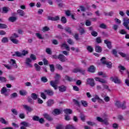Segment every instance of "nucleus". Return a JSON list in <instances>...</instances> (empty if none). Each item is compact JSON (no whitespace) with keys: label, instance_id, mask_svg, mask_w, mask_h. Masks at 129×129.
Masks as SVG:
<instances>
[{"label":"nucleus","instance_id":"obj_16","mask_svg":"<svg viewBox=\"0 0 129 129\" xmlns=\"http://www.w3.org/2000/svg\"><path fill=\"white\" fill-rule=\"evenodd\" d=\"M10 64L14 66V68H18V65H17V63L16 62V60L13 59H11L10 61Z\"/></svg>","mask_w":129,"mask_h":129},{"label":"nucleus","instance_id":"obj_51","mask_svg":"<svg viewBox=\"0 0 129 129\" xmlns=\"http://www.w3.org/2000/svg\"><path fill=\"white\" fill-rule=\"evenodd\" d=\"M32 119L35 121H39L40 117L35 115L33 117Z\"/></svg>","mask_w":129,"mask_h":129},{"label":"nucleus","instance_id":"obj_53","mask_svg":"<svg viewBox=\"0 0 129 129\" xmlns=\"http://www.w3.org/2000/svg\"><path fill=\"white\" fill-rule=\"evenodd\" d=\"M19 93L20 95H22L23 96L27 95V92L26 91H20Z\"/></svg>","mask_w":129,"mask_h":129},{"label":"nucleus","instance_id":"obj_54","mask_svg":"<svg viewBox=\"0 0 129 129\" xmlns=\"http://www.w3.org/2000/svg\"><path fill=\"white\" fill-rule=\"evenodd\" d=\"M48 31H50V28L47 26H45L42 29V32H48Z\"/></svg>","mask_w":129,"mask_h":129},{"label":"nucleus","instance_id":"obj_34","mask_svg":"<svg viewBox=\"0 0 129 129\" xmlns=\"http://www.w3.org/2000/svg\"><path fill=\"white\" fill-rule=\"evenodd\" d=\"M12 56H17V57H22V53L20 51H16L14 54H13Z\"/></svg>","mask_w":129,"mask_h":129},{"label":"nucleus","instance_id":"obj_15","mask_svg":"<svg viewBox=\"0 0 129 129\" xmlns=\"http://www.w3.org/2000/svg\"><path fill=\"white\" fill-rule=\"evenodd\" d=\"M20 124L22 126H24L25 127H29V126L31 125V124L27 121H22L20 123Z\"/></svg>","mask_w":129,"mask_h":129},{"label":"nucleus","instance_id":"obj_18","mask_svg":"<svg viewBox=\"0 0 129 129\" xmlns=\"http://www.w3.org/2000/svg\"><path fill=\"white\" fill-rule=\"evenodd\" d=\"M10 8L4 7L2 9V13L3 14H8V13H9V12L10 11Z\"/></svg>","mask_w":129,"mask_h":129},{"label":"nucleus","instance_id":"obj_5","mask_svg":"<svg viewBox=\"0 0 129 129\" xmlns=\"http://www.w3.org/2000/svg\"><path fill=\"white\" fill-rule=\"evenodd\" d=\"M123 26L127 29V30H129V26H128V24H129V19H125V18H124L123 20Z\"/></svg>","mask_w":129,"mask_h":129},{"label":"nucleus","instance_id":"obj_11","mask_svg":"<svg viewBox=\"0 0 129 129\" xmlns=\"http://www.w3.org/2000/svg\"><path fill=\"white\" fill-rule=\"evenodd\" d=\"M22 106H23L24 109L27 110V111H29V112H31V111H33V108L27 105H22Z\"/></svg>","mask_w":129,"mask_h":129},{"label":"nucleus","instance_id":"obj_9","mask_svg":"<svg viewBox=\"0 0 129 129\" xmlns=\"http://www.w3.org/2000/svg\"><path fill=\"white\" fill-rule=\"evenodd\" d=\"M43 116L44 118H46L47 120H49V121H51V120H53V118L51 117L50 115H49L47 113H45L43 114Z\"/></svg>","mask_w":129,"mask_h":129},{"label":"nucleus","instance_id":"obj_56","mask_svg":"<svg viewBox=\"0 0 129 129\" xmlns=\"http://www.w3.org/2000/svg\"><path fill=\"white\" fill-rule=\"evenodd\" d=\"M11 111L13 114H15V115H18V111H17L16 109H12Z\"/></svg>","mask_w":129,"mask_h":129},{"label":"nucleus","instance_id":"obj_45","mask_svg":"<svg viewBox=\"0 0 129 129\" xmlns=\"http://www.w3.org/2000/svg\"><path fill=\"white\" fill-rule=\"evenodd\" d=\"M81 103L83 106H84L85 107H87L88 104L86 101L84 100H82L81 101Z\"/></svg>","mask_w":129,"mask_h":129},{"label":"nucleus","instance_id":"obj_50","mask_svg":"<svg viewBox=\"0 0 129 129\" xmlns=\"http://www.w3.org/2000/svg\"><path fill=\"white\" fill-rule=\"evenodd\" d=\"M86 70L83 69H80L79 68V72H80V73H81L83 75H85V72H86Z\"/></svg>","mask_w":129,"mask_h":129},{"label":"nucleus","instance_id":"obj_42","mask_svg":"<svg viewBox=\"0 0 129 129\" xmlns=\"http://www.w3.org/2000/svg\"><path fill=\"white\" fill-rule=\"evenodd\" d=\"M11 99H13V98H16V97H18V94L17 93H13L11 95Z\"/></svg>","mask_w":129,"mask_h":129},{"label":"nucleus","instance_id":"obj_33","mask_svg":"<svg viewBox=\"0 0 129 129\" xmlns=\"http://www.w3.org/2000/svg\"><path fill=\"white\" fill-rule=\"evenodd\" d=\"M115 105L118 108H120V107H121V104L120 103V101H116L115 103Z\"/></svg>","mask_w":129,"mask_h":129},{"label":"nucleus","instance_id":"obj_41","mask_svg":"<svg viewBox=\"0 0 129 129\" xmlns=\"http://www.w3.org/2000/svg\"><path fill=\"white\" fill-rule=\"evenodd\" d=\"M65 79L66 80H67L68 81H69L70 82H71V81H73V79L72 78L66 75L65 76Z\"/></svg>","mask_w":129,"mask_h":129},{"label":"nucleus","instance_id":"obj_60","mask_svg":"<svg viewBox=\"0 0 129 129\" xmlns=\"http://www.w3.org/2000/svg\"><path fill=\"white\" fill-rule=\"evenodd\" d=\"M46 52L48 54V55H52V51H51V49L49 48H46Z\"/></svg>","mask_w":129,"mask_h":129},{"label":"nucleus","instance_id":"obj_22","mask_svg":"<svg viewBox=\"0 0 129 129\" xmlns=\"http://www.w3.org/2000/svg\"><path fill=\"white\" fill-rule=\"evenodd\" d=\"M0 122L3 124H9V122L6 120L4 117H0Z\"/></svg>","mask_w":129,"mask_h":129},{"label":"nucleus","instance_id":"obj_35","mask_svg":"<svg viewBox=\"0 0 129 129\" xmlns=\"http://www.w3.org/2000/svg\"><path fill=\"white\" fill-rule=\"evenodd\" d=\"M64 30L66 32H67V33H69V34H70L71 35L72 34V30H71V28L67 27L64 28Z\"/></svg>","mask_w":129,"mask_h":129},{"label":"nucleus","instance_id":"obj_23","mask_svg":"<svg viewBox=\"0 0 129 129\" xmlns=\"http://www.w3.org/2000/svg\"><path fill=\"white\" fill-rule=\"evenodd\" d=\"M63 111L64 113H66V114H72V112H73V111H72V110L68 108L64 109Z\"/></svg>","mask_w":129,"mask_h":129},{"label":"nucleus","instance_id":"obj_6","mask_svg":"<svg viewBox=\"0 0 129 129\" xmlns=\"http://www.w3.org/2000/svg\"><path fill=\"white\" fill-rule=\"evenodd\" d=\"M59 16H55L54 17H51V16H48L47 17V20L48 21H58V20H59Z\"/></svg>","mask_w":129,"mask_h":129},{"label":"nucleus","instance_id":"obj_57","mask_svg":"<svg viewBox=\"0 0 129 129\" xmlns=\"http://www.w3.org/2000/svg\"><path fill=\"white\" fill-rule=\"evenodd\" d=\"M85 25L87 27H89V26H91V22H90V21H89V20H87L86 21Z\"/></svg>","mask_w":129,"mask_h":129},{"label":"nucleus","instance_id":"obj_19","mask_svg":"<svg viewBox=\"0 0 129 129\" xmlns=\"http://www.w3.org/2000/svg\"><path fill=\"white\" fill-rule=\"evenodd\" d=\"M95 51L97 53H101V52H102V48H101V46H100L99 45H96Z\"/></svg>","mask_w":129,"mask_h":129},{"label":"nucleus","instance_id":"obj_31","mask_svg":"<svg viewBox=\"0 0 129 129\" xmlns=\"http://www.w3.org/2000/svg\"><path fill=\"white\" fill-rule=\"evenodd\" d=\"M0 82L2 83H6V82H7V78L4 77L0 76Z\"/></svg>","mask_w":129,"mask_h":129},{"label":"nucleus","instance_id":"obj_7","mask_svg":"<svg viewBox=\"0 0 129 129\" xmlns=\"http://www.w3.org/2000/svg\"><path fill=\"white\" fill-rule=\"evenodd\" d=\"M44 92L48 95V96H53V95H54V92L51 90H45Z\"/></svg>","mask_w":129,"mask_h":129},{"label":"nucleus","instance_id":"obj_44","mask_svg":"<svg viewBox=\"0 0 129 129\" xmlns=\"http://www.w3.org/2000/svg\"><path fill=\"white\" fill-rule=\"evenodd\" d=\"M56 68L58 70H63V67L59 63L56 64Z\"/></svg>","mask_w":129,"mask_h":129},{"label":"nucleus","instance_id":"obj_40","mask_svg":"<svg viewBox=\"0 0 129 129\" xmlns=\"http://www.w3.org/2000/svg\"><path fill=\"white\" fill-rule=\"evenodd\" d=\"M28 54H29V51H28V50H23L21 53V55L22 56H26V55H28Z\"/></svg>","mask_w":129,"mask_h":129},{"label":"nucleus","instance_id":"obj_21","mask_svg":"<svg viewBox=\"0 0 129 129\" xmlns=\"http://www.w3.org/2000/svg\"><path fill=\"white\" fill-rule=\"evenodd\" d=\"M61 47L65 48V49H66V50H67V51H70V47H69L68 45H67V44H66V42L62 43L61 45Z\"/></svg>","mask_w":129,"mask_h":129},{"label":"nucleus","instance_id":"obj_4","mask_svg":"<svg viewBox=\"0 0 129 129\" xmlns=\"http://www.w3.org/2000/svg\"><path fill=\"white\" fill-rule=\"evenodd\" d=\"M58 59L60 61V62H66L67 61V58L66 56L62 54H60L58 56Z\"/></svg>","mask_w":129,"mask_h":129},{"label":"nucleus","instance_id":"obj_32","mask_svg":"<svg viewBox=\"0 0 129 129\" xmlns=\"http://www.w3.org/2000/svg\"><path fill=\"white\" fill-rule=\"evenodd\" d=\"M2 43H3L4 44L6 43H9V38H8V37H3L2 39Z\"/></svg>","mask_w":129,"mask_h":129},{"label":"nucleus","instance_id":"obj_2","mask_svg":"<svg viewBox=\"0 0 129 129\" xmlns=\"http://www.w3.org/2000/svg\"><path fill=\"white\" fill-rule=\"evenodd\" d=\"M87 84L90 85L92 87L95 86V82H94V79L93 78H88L87 79Z\"/></svg>","mask_w":129,"mask_h":129},{"label":"nucleus","instance_id":"obj_38","mask_svg":"<svg viewBox=\"0 0 129 129\" xmlns=\"http://www.w3.org/2000/svg\"><path fill=\"white\" fill-rule=\"evenodd\" d=\"M41 81L44 83H46V82H48V79L46 77H42L41 78Z\"/></svg>","mask_w":129,"mask_h":129},{"label":"nucleus","instance_id":"obj_25","mask_svg":"<svg viewBox=\"0 0 129 129\" xmlns=\"http://www.w3.org/2000/svg\"><path fill=\"white\" fill-rule=\"evenodd\" d=\"M17 13L19 14V15L21 16V17H24V16H25V15L26 14L25 13V12H24V11L22 10H18L17 11Z\"/></svg>","mask_w":129,"mask_h":129},{"label":"nucleus","instance_id":"obj_10","mask_svg":"<svg viewBox=\"0 0 129 129\" xmlns=\"http://www.w3.org/2000/svg\"><path fill=\"white\" fill-rule=\"evenodd\" d=\"M95 67L94 66H91L88 69V72H90L91 73H94L95 72Z\"/></svg>","mask_w":129,"mask_h":129},{"label":"nucleus","instance_id":"obj_20","mask_svg":"<svg viewBox=\"0 0 129 129\" xmlns=\"http://www.w3.org/2000/svg\"><path fill=\"white\" fill-rule=\"evenodd\" d=\"M10 39V41H11L13 44H19V40L17 39L14 38V36H11Z\"/></svg>","mask_w":129,"mask_h":129},{"label":"nucleus","instance_id":"obj_64","mask_svg":"<svg viewBox=\"0 0 129 129\" xmlns=\"http://www.w3.org/2000/svg\"><path fill=\"white\" fill-rule=\"evenodd\" d=\"M64 119L66 120H70V116L67 114L64 115Z\"/></svg>","mask_w":129,"mask_h":129},{"label":"nucleus","instance_id":"obj_63","mask_svg":"<svg viewBox=\"0 0 129 129\" xmlns=\"http://www.w3.org/2000/svg\"><path fill=\"white\" fill-rule=\"evenodd\" d=\"M56 129H63V125L61 124H58L56 126Z\"/></svg>","mask_w":129,"mask_h":129},{"label":"nucleus","instance_id":"obj_29","mask_svg":"<svg viewBox=\"0 0 129 129\" xmlns=\"http://www.w3.org/2000/svg\"><path fill=\"white\" fill-rule=\"evenodd\" d=\"M105 65H106L107 68H109V69H111V68H112V63H111L110 61H106Z\"/></svg>","mask_w":129,"mask_h":129},{"label":"nucleus","instance_id":"obj_24","mask_svg":"<svg viewBox=\"0 0 129 129\" xmlns=\"http://www.w3.org/2000/svg\"><path fill=\"white\" fill-rule=\"evenodd\" d=\"M47 106H52L54 104V100L49 99L47 102Z\"/></svg>","mask_w":129,"mask_h":129},{"label":"nucleus","instance_id":"obj_3","mask_svg":"<svg viewBox=\"0 0 129 129\" xmlns=\"http://www.w3.org/2000/svg\"><path fill=\"white\" fill-rule=\"evenodd\" d=\"M8 91H10V89H7V88L4 87L1 91V94H4L5 96H9V95H10V93H7Z\"/></svg>","mask_w":129,"mask_h":129},{"label":"nucleus","instance_id":"obj_47","mask_svg":"<svg viewBox=\"0 0 129 129\" xmlns=\"http://www.w3.org/2000/svg\"><path fill=\"white\" fill-rule=\"evenodd\" d=\"M106 59V58H105V57H103L101 59V62L102 64H103V65H105L106 62H107L106 60H105Z\"/></svg>","mask_w":129,"mask_h":129},{"label":"nucleus","instance_id":"obj_49","mask_svg":"<svg viewBox=\"0 0 129 129\" xmlns=\"http://www.w3.org/2000/svg\"><path fill=\"white\" fill-rule=\"evenodd\" d=\"M96 42L97 43V44H100L102 42V41H101V38L100 37H97L96 39Z\"/></svg>","mask_w":129,"mask_h":129},{"label":"nucleus","instance_id":"obj_14","mask_svg":"<svg viewBox=\"0 0 129 129\" xmlns=\"http://www.w3.org/2000/svg\"><path fill=\"white\" fill-rule=\"evenodd\" d=\"M32 62V60L30 58H27L26 59V64L28 66V67L32 68L33 66L30 63Z\"/></svg>","mask_w":129,"mask_h":129},{"label":"nucleus","instance_id":"obj_28","mask_svg":"<svg viewBox=\"0 0 129 129\" xmlns=\"http://www.w3.org/2000/svg\"><path fill=\"white\" fill-rule=\"evenodd\" d=\"M34 67H35V70L38 72H40V71H41V66H39L37 63L34 64Z\"/></svg>","mask_w":129,"mask_h":129},{"label":"nucleus","instance_id":"obj_61","mask_svg":"<svg viewBox=\"0 0 129 129\" xmlns=\"http://www.w3.org/2000/svg\"><path fill=\"white\" fill-rule=\"evenodd\" d=\"M40 96L42 98H43V99H46V98H47V96L44 93H41L40 94Z\"/></svg>","mask_w":129,"mask_h":129},{"label":"nucleus","instance_id":"obj_48","mask_svg":"<svg viewBox=\"0 0 129 129\" xmlns=\"http://www.w3.org/2000/svg\"><path fill=\"white\" fill-rule=\"evenodd\" d=\"M8 26L5 24L0 23V29H7Z\"/></svg>","mask_w":129,"mask_h":129},{"label":"nucleus","instance_id":"obj_27","mask_svg":"<svg viewBox=\"0 0 129 129\" xmlns=\"http://www.w3.org/2000/svg\"><path fill=\"white\" fill-rule=\"evenodd\" d=\"M31 97L33 100H37V99H38V95H37L36 93H32Z\"/></svg>","mask_w":129,"mask_h":129},{"label":"nucleus","instance_id":"obj_12","mask_svg":"<svg viewBox=\"0 0 129 129\" xmlns=\"http://www.w3.org/2000/svg\"><path fill=\"white\" fill-rule=\"evenodd\" d=\"M104 43L107 45V47L108 49H111L112 48V46H111V42L107 40H104Z\"/></svg>","mask_w":129,"mask_h":129},{"label":"nucleus","instance_id":"obj_26","mask_svg":"<svg viewBox=\"0 0 129 129\" xmlns=\"http://www.w3.org/2000/svg\"><path fill=\"white\" fill-rule=\"evenodd\" d=\"M79 32L80 33V35H83L84 34H85V29L82 27H80L78 29Z\"/></svg>","mask_w":129,"mask_h":129},{"label":"nucleus","instance_id":"obj_37","mask_svg":"<svg viewBox=\"0 0 129 129\" xmlns=\"http://www.w3.org/2000/svg\"><path fill=\"white\" fill-rule=\"evenodd\" d=\"M53 112L55 113V114H56L57 115L60 114V113H61V112H62V111L61 110H60V109H55L54 110Z\"/></svg>","mask_w":129,"mask_h":129},{"label":"nucleus","instance_id":"obj_8","mask_svg":"<svg viewBox=\"0 0 129 129\" xmlns=\"http://www.w3.org/2000/svg\"><path fill=\"white\" fill-rule=\"evenodd\" d=\"M118 68L119 71L121 73V74H123V71L126 70V68H125L124 67L122 66V65H121V64H119L118 67Z\"/></svg>","mask_w":129,"mask_h":129},{"label":"nucleus","instance_id":"obj_13","mask_svg":"<svg viewBox=\"0 0 129 129\" xmlns=\"http://www.w3.org/2000/svg\"><path fill=\"white\" fill-rule=\"evenodd\" d=\"M111 79L112 80V81L113 82H114V83H117V84H119L120 83V80L118 79V78L117 77H111Z\"/></svg>","mask_w":129,"mask_h":129},{"label":"nucleus","instance_id":"obj_1","mask_svg":"<svg viewBox=\"0 0 129 129\" xmlns=\"http://www.w3.org/2000/svg\"><path fill=\"white\" fill-rule=\"evenodd\" d=\"M54 79H55L54 81H51L50 82V84L52 86V87H53L55 90H57V84H59L60 75L56 74L55 76L54 77Z\"/></svg>","mask_w":129,"mask_h":129},{"label":"nucleus","instance_id":"obj_59","mask_svg":"<svg viewBox=\"0 0 129 129\" xmlns=\"http://www.w3.org/2000/svg\"><path fill=\"white\" fill-rule=\"evenodd\" d=\"M36 36L38 38V39H40V40H43V38L42 37V35L40 33H36Z\"/></svg>","mask_w":129,"mask_h":129},{"label":"nucleus","instance_id":"obj_36","mask_svg":"<svg viewBox=\"0 0 129 129\" xmlns=\"http://www.w3.org/2000/svg\"><path fill=\"white\" fill-rule=\"evenodd\" d=\"M99 28L105 30L107 29V26H106V25H105L104 23H102L99 25Z\"/></svg>","mask_w":129,"mask_h":129},{"label":"nucleus","instance_id":"obj_46","mask_svg":"<svg viewBox=\"0 0 129 129\" xmlns=\"http://www.w3.org/2000/svg\"><path fill=\"white\" fill-rule=\"evenodd\" d=\"M50 70L51 72H54L55 71V67L54 64H49Z\"/></svg>","mask_w":129,"mask_h":129},{"label":"nucleus","instance_id":"obj_52","mask_svg":"<svg viewBox=\"0 0 129 129\" xmlns=\"http://www.w3.org/2000/svg\"><path fill=\"white\" fill-rule=\"evenodd\" d=\"M30 58L31 60H33V61H35V60H37V56H36L34 54H31L30 55Z\"/></svg>","mask_w":129,"mask_h":129},{"label":"nucleus","instance_id":"obj_39","mask_svg":"<svg viewBox=\"0 0 129 129\" xmlns=\"http://www.w3.org/2000/svg\"><path fill=\"white\" fill-rule=\"evenodd\" d=\"M61 22L62 24H66L67 23V19L65 17H62L61 18Z\"/></svg>","mask_w":129,"mask_h":129},{"label":"nucleus","instance_id":"obj_17","mask_svg":"<svg viewBox=\"0 0 129 129\" xmlns=\"http://www.w3.org/2000/svg\"><path fill=\"white\" fill-rule=\"evenodd\" d=\"M66 86L64 85L58 87V90L60 92H65L66 91Z\"/></svg>","mask_w":129,"mask_h":129},{"label":"nucleus","instance_id":"obj_58","mask_svg":"<svg viewBox=\"0 0 129 129\" xmlns=\"http://www.w3.org/2000/svg\"><path fill=\"white\" fill-rule=\"evenodd\" d=\"M66 129H75V127L72 125L69 124L66 126Z\"/></svg>","mask_w":129,"mask_h":129},{"label":"nucleus","instance_id":"obj_55","mask_svg":"<svg viewBox=\"0 0 129 129\" xmlns=\"http://www.w3.org/2000/svg\"><path fill=\"white\" fill-rule=\"evenodd\" d=\"M87 50H88V51H89V52H90L91 53L93 52V48H92V47H91V46H88L87 47Z\"/></svg>","mask_w":129,"mask_h":129},{"label":"nucleus","instance_id":"obj_43","mask_svg":"<svg viewBox=\"0 0 129 129\" xmlns=\"http://www.w3.org/2000/svg\"><path fill=\"white\" fill-rule=\"evenodd\" d=\"M91 34L93 37H97V35H98V33L95 31H92L91 33Z\"/></svg>","mask_w":129,"mask_h":129},{"label":"nucleus","instance_id":"obj_30","mask_svg":"<svg viewBox=\"0 0 129 129\" xmlns=\"http://www.w3.org/2000/svg\"><path fill=\"white\" fill-rule=\"evenodd\" d=\"M15 21H17V17H11L9 18V21L12 23L15 22Z\"/></svg>","mask_w":129,"mask_h":129},{"label":"nucleus","instance_id":"obj_62","mask_svg":"<svg viewBox=\"0 0 129 129\" xmlns=\"http://www.w3.org/2000/svg\"><path fill=\"white\" fill-rule=\"evenodd\" d=\"M103 88L104 89H107L108 91H109V92H110V90L109 89V87H108V85H105V84H103Z\"/></svg>","mask_w":129,"mask_h":129}]
</instances>
